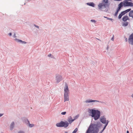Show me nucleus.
<instances>
[{"mask_svg":"<svg viewBox=\"0 0 133 133\" xmlns=\"http://www.w3.org/2000/svg\"><path fill=\"white\" fill-rule=\"evenodd\" d=\"M104 116L101 117L100 118V121L102 123L105 124L106 123V118L104 117Z\"/></svg>","mask_w":133,"mask_h":133,"instance_id":"obj_10","label":"nucleus"},{"mask_svg":"<svg viewBox=\"0 0 133 133\" xmlns=\"http://www.w3.org/2000/svg\"><path fill=\"white\" fill-rule=\"evenodd\" d=\"M22 119L23 122L27 124H29V121L25 117H23L22 118Z\"/></svg>","mask_w":133,"mask_h":133,"instance_id":"obj_9","label":"nucleus"},{"mask_svg":"<svg viewBox=\"0 0 133 133\" xmlns=\"http://www.w3.org/2000/svg\"><path fill=\"white\" fill-rule=\"evenodd\" d=\"M3 115V114H1L0 113V117H1Z\"/></svg>","mask_w":133,"mask_h":133,"instance_id":"obj_41","label":"nucleus"},{"mask_svg":"<svg viewBox=\"0 0 133 133\" xmlns=\"http://www.w3.org/2000/svg\"><path fill=\"white\" fill-rule=\"evenodd\" d=\"M104 130H103V129L99 132V133H102V132L104 131Z\"/></svg>","mask_w":133,"mask_h":133,"instance_id":"obj_43","label":"nucleus"},{"mask_svg":"<svg viewBox=\"0 0 133 133\" xmlns=\"http://www.w3.org/2000/svg\"><path fill=\"white\" fill-rule=\"evenodd\" d=\"M66 113V111H64L62 112L61 114L62 115H65Z\"/></svg>","mask_w":133,"mask_h":133,"instance_id":"obj_30","label":"nucleus"},{"mask_svg":"<svg viewBox=\"0 0 133 133\" xmlns=\"http://www.w3.org/2000/svg\"><path fill=\"white\" fill-rule=\"evenodd\" d=\"M129 17H131L133 18V10L129 12Z\"/></svg>","mask_w":133,"mask_h":133,"instance_id":"obj_18","label":"nucleus"},{"mask_svg":"<svg viewBox=\"0 0 133 133\" xmlns=\"http://www.w3.org/2000/svg\"><path fill=\"white\" fill-rule=\"evenodd\" d=\"M129 23L127 22H125L124 23L122 24V26H126L128 25Z\"/></svg>","mask_w":133,"mask_h":133,"instance_id":"obj_20","label":"nucleus"},{"mask_svg":"<svg viewBox=\"0 0 133 133\" xmlns=\"http://www.w3.org/2000/svg\"><path fill=\"white\" fill-rule=\"evenodd\" d=\"M120 13L122 16H123L125 14L124 11L121 12Z\"/></svg>","mask_w":133,"mask_h":133,"instance_id":"obj_27","label":"nucleus"},{"mask_svg":"<svg viewBox=\"0 0 133 133\" xmlns=\"http://www.w3.org/2000/svg\"><path fill=\"white\" fill-rule=\"evenodd\" d=\"M102 125V124L99 122L96 124L91 123L86 131V133H98L99 128Z\"/></svg>","mask_w":133,"mask_h":133,"instance_id":"obj_1","label":"nucleus"},{"mask_svg":"<svg viewBox=\"0 0 133 133\" xmlns=\"http://www.w3.org/2000/svg\"><path fill=\"white\" fill-rule=\"evenodd\" d=\"M109 5L108 0H103L98 5V9L101 11L107 12L109 9Z\"/></svg>","mask_w":133,"mask_h":133,"instance_id":"obj_2","label":"nucleus"},{"mask_svg":"<svg viewBox=\"0 0 133 133\" xmlns=\"http://www.w3.org/2000/svg\"><path fill=\"white\" fill-rule=\"evenodd\" d=\"M48 56L49 57H51V58H54V56L53 55H52L50 54L48 55Z\"/></svg>","mask_w":133,"mask_h":133,"instance_id":"obj_25","label":"nucleus"},{"mask_svg":"<svg viewBox=\"0 0 133 133\" xmlns=\"http://www.w3.org/2000/svg\"><path fill=\"white\" fill-rule=\"evenodd\" d=\"M95 102L101 103H104V102H102L99 101L92 100L91 99H89L86 100L85 101V102L86 103H89L92 102Z\"/></svg>","mask_w":133,"mask_h":133,"instance_id":"obj_8","label":"nucleus"},{"mask_svg":"<svg viewBox=\"0 0 133 133\" xmlns=\"http://www.w3.org/2000/svg\"><path fill=\"white\" fill-rule=\"evenodd\" d=\"M128 42L129 44L133 45V32L129 36Z\"/></svg>","mask_w":133,"mask_h":133,"instance_id":"obj_5","label":"nucleus"},{"mask_svg":"<svg viewBox=\"0 0 133 133\" xmlns=\"http://www.w3.org/2000/svg\"><path fill=\"white\" fill-rule=\"evenodd\" d=\"M18 133H25V132L23 131L20 130L18 132Z\"/></svg>","mask_w":133,"mask_h":133,"instance_id":"obj_29","label":"nucleus"},{"mask_svg":"<svg viewBox=\"0 0 133 133\" xmlns=\"http://www.w3.org/2000/svg\"><path fill=\"white\" fill-rule=\"evenodd\" d=\"M13 37L14 38H16V34H15V33L14 36H13Z\"/></svg>","mask_w":133,"mask_h":133,"instance_id":"obj_39","label":"nucleus"},{"mask_svg":"<svg viewBox=\"0 0 133 133\" xmlns=\"http://www.w3.org/2000/svg\"><path fill=\"white\" fill-rule=\"evenodd\" d=\"M107 125H106V124H105V125L104 127H103V130H104L107 127Z\"/></svg>","mask_w":133,"mask_h":133,"instance_id":"obj_35","label":"nucleus"},{"mask_svg":"<svg viewBox=\"0 0 133 133\" xmlns=\"http://www.w3.org/2000/svg\"><path fill=\"white\" fill-rule=\"evenodd\" d=\"M129 133V131L127 130V133Z\"/></svg>","mask_w":133,"mask_h":133,"instance_id":"obj_46","label":"nucleus"},{"mask_svg":"<svg viewBox=\"0 0 133 133\" xmlns=\"http://www.w3.org/2000/svg\"><path fill=\"white\" fill-rule=\"evenodd\" d=\"M88 111L90 114V116L93 117L95 120H97L100 117L101 112L98 110L91 109H89Z\"/></svg>","mask_w":133,"mask_h":133,"instance_id":"obj_3","label":"nucleus"},{"mask_svg":"<svg viewBox=\"0 0 133 133\" xmlns=\"http://www.w3.org/2000/svg\"><path fill=\"white\" fill-rule=\"evenodd\" d=\"M118 12L119 11H117V10L116 11V12H115V15H114L115 16H117Z\"/></svg>","mask_w":133,"mask_h":133,"instance_id":"obj_28","label":"nucleus"},{"mask_svg":"<svg viewBox=\"0 0 133 133\" xmlns=\"http://www.w3.org/2000/svg\"><path fill=\"white\" fill-rule=\"evenodd\" d=\"M15 126V123L14 122H12L10 125V129L11 130H12L14 129Z\"/></svg>","mask_w":133,"mask_h":133,"instance_id":"obj_14","label":"nucleus"},{"mask_svg":"<svg viewBox=\"0 0 133 133\" xmlns=\"http://www.w3.org/2000/svg\"><path fill=\"white\" fill-rule=\"evenodd\" d=\"M68 132H67V131H65V133H67Z\"/></svg>","mask_w":133,"mask_h":133,"instance_id":"obj_48","label":"nucleus"},{"mask_svg":"<svg viewBox=\"0 0 133 133\" xmlns=\"http://www.w3.org/2000/svg\"><path fill=\"white\" fill-rule=\"evenodd\" d=\"M34 25L37 28H39V26L38 25H36V24H34Z\"/></svg>","mask_w":133,"mask_h":133,"instance_id":"obj_36","label":"nucleus"},{"mask_svg":"<svg viewBox=\"0 0 133 133\" xmlns=\"http://www.w3.org/2000/svg\"><path fill=\"white\" fill-rule=\"evenodd\" d=\"M78 130V129L77 128H76L73 131L72 133H76Z\"/></svg>","mask_w":133,"mask_h":133,"instance_id":"obj_23","label":"nucleus"},{"mask_svg":"<svg viewBox=\"0 0 133 133\" xmlns=\"http://www.w3.org/2000/svg\"><path fill=\"white\" fill-rule=\"evenodd\" d=\"M104 18H107V19L111 20L112 22H113V19H112L111 18H109V17H105V16H104Z\"/></svg>","mask_w":133,"mask_h":133,"instance_id":"obj_22","label":"nucleus"},{"mask_svg":"<svg viewBox=\"0 0 133 133\" xmlns=\"http://www.w3.org/2000/svg\"><path fill=\"white\" fill-rule=\"evenodd\" d=\"M109 122V121L108 120H106V123H105V124H106V125H108Z\"/></svg>","mask_w":133,"mask_h":133,"instance_id":"obj_34","label":"nucleus"},{"mask_svg":"<svg viewBox=\"0 0 133 133\" xmlns=\"http://www.w3.org/2000/svg\"><path fill=\"white\" fill-rule=\"evenodd\" d=\"M124 6L125 7L130 6H133V3L124 1H123Z\"/></svg>","mask_w":133,"mask_h":133,"instance_id":"obj_6","label":"nucleus"},{"mask_svg":"<svg viewBox=\"0 0 133 133\" xmlns=\"http://www.w3.org/2000/svg\"><path fill=\"white\" fill-rule=\"evenodd\" d=\"M56 125L58 127H63L62 121H61L59 123H57Z\"/></svg>","mask_w":133,"mask_h":133,"instance_id":"obj_15","label":"nucleus"},{"mask_svg":"<svg viewBox=\"0 0 133 133\" xmlns=\"http://www.w3.org/2000/svg\"><path fill=\"white\" fill-rule=\"evenodd\" d=\"M131 96L133 98V94H132Z\"/></svg>","mask_w":133,"mask_h":133,"instance_id":"obj_47","label":"nucleus"},{"mask_svg":"<svg viewBox=\"0 0 133 133\" xmlns=\"http://www.w3.org/2000/svg\"><path fill=\"white\" fill-rule=\"evenodd\" d=\"M121 10V9L118 7L117 9L116 10L118 11H119Z\"/></svg>","mask_w":133,"mask_h":133,"instance_id":"obj_33","label":"nucleus"},{"mask_svg":"<svg viewBox=\"0 0 133 133\" xmlns=\"http://www.w3.org/2000/svg\"><path fill=\"white\" fill-rule=\"evenodd\" d=\"M87 4L88 5L91 6L93 7H94L95 5V4L92 2L87 3Z\"/></svg>","mask_w":133,"mask_h":133,"instance_id":"obj_17","label":"nucleus"},{"mask_svg":"<svg viewBox=\"0 0 133 133\" xmlns=\"http://www.w3.org/2000/svg\"><path fill=\"white\" fill-rule=\"evenodd\" d=\"M131 8H130L127 10H125L124 11V12H125V14L127 13V12H130V11H131Z\"/></svg>","mask_w":133,"mask_h":133,"instance_id":"obj_21","label":"nucleus"},{"mask_svg":"<svg viewBox=\"0 0 133 133\" xmlns=\"http://www.w3.org/2000/svg\"><path fill=\"white\" fill-rule=\"evenodd\" d=\"M25 3H24V5H25Z\"/></svg>","mask_w":133,"mask_h":133,"instance_id":"obj_50","label":"nucleus"},{"mask_svg":"<svg viewBox=\"0 0 133 133\" xmlns=\"http://www.w3.org/2000/svg\"><path fill=\"white\" fill-rule=\"evenodd\" d=\"M124 1H132V0H124Z\"/></svg>","mask_w":133,"mask_h":133,"instance_id":"obj_42","label":"nucleus"},{"mask_svg":"<svg viewBox=\"0 0 133 133\" xmlns=\"http://www.w3.org/2000/svg\"><path fill=\"white\" fill-rule=\"evenodd\" d=\"M8 35L10 36H11L12 35V33H11V32H10V33H9L8 34Z\"/></svg>","mask_w":133,"mask_h":133,"instance_id":"obj_38","label":"nucleus"},{"mask_svg":"<svg viewBox=\"0 0 133 133\" xmlns=\"http://www.w3.org/2000/svg\"><path fill=\"white\" fill-rule=\"evenodd\" d=\"M90 21L94 23H95L96 22V21L94 19H91L90 20Z\"/></svg>","mask_w":133,"mask_h":133,"instance_id":"obj_31","label":"nucleus"},{"mask_svg":"<svg viewBox=\"0 0 133 133\" xmlns=\"http://www.w3.org/2000/svg\"><path fill=\"white\" fill-rule=\"evenodd\" d=\"M62 122L63 127L66 128L69 126V123L67 121H65L64 122L62 121Z\"/></svg>","mask_w":133,"mask_h":133,"instance_id":"obj_11","label":"nucleus"},{"mask_svg":"<svg viewBox=\"0 0 133 133\" xmlns=\"http://www.w3.org/2000/svg\"><path fill=\"white\" fill-rule=\"evenodd\" d=\"M125 41L126 42H127V41H128V39H127V38L125 37Z\"/></svg>","mask_w":133,"mask_h":133,"instance_id":"obj_40","label":"nucleus"},{"mask_svg":"<svg viewBox=\"0 0 133 133\" xmlns=\"http://www.w3.org/2000/svg\"><path fill=\"white\" fill-rule=\"evenodd\" d=\"M97 39L98 40H99V41H101L99 39H97Z\"/></svg>","mask_w":133,"mask_h":133,"instance_id":"obj_49","label":"nucleus"},{"mask_svg":"<svg viewBox=\"0 0 133 133\" xmlns=\"http://www.w3.org/2000/svg\"><path fill=\"white\" fill-rule=\"evenodd\" d=\"M122 16H123L121 14V13H120L118 16V18L119 19H120Z\"/></svg>","mask_w":133,"mask_h":133,"instance_id":"obj_26","label":"nucleus"},{"mask_svg":"<svg viewBox=\"0 0 133 133\" xmlns=\"http://www.w3.org/2000/svg\"><path fill=\"white\" fill-rule=\"evenodd\" d=\"M65 86L66 88L64 90V102L68 101L69 100V91L68 89V86L67 84H66Z\"/></svg>","mask_w":133,"mask_h":133,"instance_id":"obj_4","label":"nucleus"},{"mask_svg":"<svg viewBox=\"0 0 133 133\" xmlns=\"http://www.w3.org/2000/svg\"><path fill=\"white\" fill-rule=\"evenodd\" d=\"M115 1H122V0H114Z\"/></svg>","mask_w":133,"mask_h":133,"instance_id":"obj_44","label":"nucleus"},{"mask_svg":"<svg viewBox=\"0 0 133 133\" xmlns=\"http://www.w3.org/2000/svg\"><path fill=\"white\" fill-rule=\"evenodd\" d=\"M75 120V119H72L71 116H69L68 118V121L69 122V124H71Z\"/></svg>","mask_w":133,"mask_h":133,"instance_id":"obj_12","label":"nucleus"},{"mask_svg":"<svg viewBox=\"0 0 133 133\" xmlns=\"http://www.w3.org/2000/svg\"><path fill=\"white\" fill-rule=\"evenodd\" d=\"M107 49H108H108L109 48V46H107Z\"/></svg>","mask_w":133,"mask_h":133,"instance_id":"obj_45","label":"nucleus"},{"mask_svg":"<svg viewBox=\"0 0 133 133\" xmlns=\"http://www.w3.org/2000/svg\"><path fill=\"white\" fill-rule=\"evenodd\" d=\"M111 40H112V41H114V35H113V37L111 39Z\"/></svg>","mask_w":133,"mask_h":133,"instance_id":"obj_37","label":"nucleus"},{"mask_svg":"<svg viewBox=\"0 0 133 133\" xmlns=\"http://www.w3.org/2000/svg\"><path fill=\"white\" fill-rule=\"evenodd\" d=\"M62 79V77L61 75L58 74L56 75V80L57 83H59Z\"/></svg>","mask_w":133,"mask_h":133,"instance_id":"obj_7","label":"nucleus"},{"mask_svg":"<svg viewBox=\"0 0 133 133\" xmlns=\"http://www.w3.org/2000/svg\"><path fill=\"white\" fill-rule=\"evenodd\" d=\"M15 40L17 41L18 42H20L22 44H25L27 43V42L24 41H22V40L19 39L17 38H15Z\"/></svg>","mask_w":133,"mask_h":133,"instance_id":"obj_13","label":"nucleus"},{"mask_svg":"<svg viewBox=\"0 0 133 133\" xmlns=\"http://www.w3.org/2000/svg\"><path fill=\"white\" fill-rule=\"evenodd\" d=\"M122 20L123 21L125 22L128 20H129V19L127 16H125L123 17Z\"/></svg>","mask_w":133,"mask_h":133,"instance_id":"obj_16","label":"nucleus"},{"mask_svg":"<svg viewBox=\"0 0 133 133\" xmlns=\"http://www.w3.org/2000/svg\"><path fill=\"white\" fill-rule=\"evenodd\" d=\"M124 6L123 2H121L118 5V7L121 9V8Z\"/></svg>","mask_w":133,"mask_h":133,"instance_id":"obj_19","label":"nucleus"},{"mask_svg":"<svg viewBox=\"0 0 133 133\" xmlns=\"http://www.w3.org/2000/svg\"><path fill=\"white\" fill-rule=\"evenodd\" d=\"M79 115H77L76 116H75V120L76 119H77V118H78V117H79Z\"/></svg>","mask_w":133,"mask_h":133,"instance_id":"obj_32","label":"nucleus"},{"mask_svg":"<svg viewBox=\"0 0 133 133\" xmlns=\"http://www.w3.org/2000/svg\"><path fill=\"white\" fill-rule=\"evenodd\" d=\"M29 124V127L31 128L33 127L34 125V124H30V123H29V124Z\"/></svg>","mask_w":133,"mask_h":133,"instance_id":"obj_24","label":"nucleus"}]
</instances>
